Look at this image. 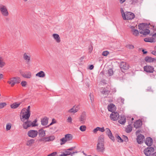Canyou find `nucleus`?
Masks as SVG:
<instances>
[{
    "instance_id": "f257e3e1",
    "label": "nucleus",
    "mask_w": 156,
    "mask_h": 156,
    "mask_svg": "<svg viewBox=\"0 0 156 156\" xmlns=\"http://www.w3.org/2000/svg\"><path fill=\"white\" fill-rule=\"evenodd\" d=\"M96 150L98 152L102 153H104L105 150L104 140L103 138L101 136L98 138Z\"/></svg>"
},
{
    "instance_id": "f03ea898",
    "label": "nucleus",
    "mask_w": 156,
    "mask_h": 156,
    "mask_svg": "<svg viewBox=\"0 0 156 156\" xmlns=\"http://www.w3.org/2000/svg\"><path fill=\"white\" fill-rule=\"evenodd\" d=\"M120 11L124 20H131L135 17L134 14L131 12H124L122 8L121 9Z\"/></svg>"
},
{
    "instance_id": "7ed1b4c3",
    "label": "nucleus",
    "mask_w": 156,
    "mask_h": 156,
    "mask_svg": "<svg viewBox=\"0 0 156 156\" xmlns=\"http://www.w3.org/2000/svg\"><path fill=\"white\" fill-rule=\"evenodd\" d=\"M154 151V149L152 147H148L146 148L144 151V153L146 156H149Z\"/></svg>"
},
{
    "instance_id": "20e7f679",
    "label": "nucleus",
    "mask_w": 156,
    "mask_h": 156,
    "mask_svg": "<svg viewBox=\"0 0 156 156\" xmlns=\"http://www.w3.org/2000/svg\"><path fill=\"white\" fill-rule=\"evenodd\" d=\"M0 10L3 16H7L9 15L8 10L5 5H0Z\"/></svg>"
},
{
    "instance_id": "39448f33",
    "label": "nucleus",
    "mask_w": 156,
    "mask_h": 156,
    "mask_svg": "<svg viewBox=\"0 0 156 156\" xmlns=\"http://www.w3.org/2000/svg\"><path fill=\"white\" fill-rule=\"evenodd\" d=\"M119 65L122 70H128L129 68V64L125 62H121Z\"/></svg>"
},
{
    "instance_id": "423d86ee",
    "label": "nucleus",
    "mask_w": 156,
    "mask_h": 156,
    "mask_svg": "<svg viewBox=\"0 0 156 156\" xmlns=\"http://www.w3.org/2000/svg\"><path fill=\"white\" fill-rule=\"evenodd\" d=\"M38 133V132L37 130H31L28 132L27 135L30 137L34 138L37 136Z\"/></svg>"
},
{
    "instance_id": "0eeeda50",
    "label": "nucleus",
    "mask_w": 156,
    "mask_h": 156,
    "mask_svg": "<svg viewBox=\"0 0 156 156\" xmlns=\"http://www.w3.org/2000/svg\"><path fill=\"white\" fill-rule=\"evenodd\" d=\"M110 118L112 120L115 121L117 120L119 118V113L117 112H112L110 114Z\"/></svg>"
},
{
    "instance_id": "6e6552de",
    "label": "nucleus",
    "mask_w": 156,
    "mask_h": 156,
    "mask_svg": "<svg viewBox=\"0 0 156 156\" xmlns=\"http://www.w3.org/2000/svg\"><path fill=\"white\" fill-rule=\"evenodd\" d=\"M30 115V113L27 112H25L22 115H20V118L22 122H24L25 120L29 119Z\"/></svg>"
},
{
    "instance_id": "1a4fd4ad",
    "label": "nucleus",
    "mask_w": 156,
    "mask_h": 156,
    "mask_svg": "<svg viewBox=\"0 0 156 156\" xmlns=\"http://www.w3.org/2000/svg\"><path fill=\"white\" fill-rule=\"evenodd\" d=\"M144 70L147 73H152L154 71V68L151 66L147 65L144 67Z\"/></svg>"
},
{
    "instance_id": "9d476101",
    "label": "nucleus",
    "mask_w": 156,
    "mask_h": 156,
    "mask_svg": "<svg viewBox=\"0 0 156 156\" xmlns=\"http://www.w3.org/2000/svg\"><path fill=\"white\" fill-rule=\"evenodd\" d=\"M80 108V107L79 105H75L72 108L68 110V112L74 114L77 112L79 110Z\"/></svg>"
},
{
    "instance_id": "9b49d317",
    "label": "nucleus",
    "mask_w": 156,
    "mask_h": 156,
    "mask_svg": "<svg viewBox=\"0 0 156 156\" xmlns=\"http://www.w3.org/2000/svg\"><path fill=\"white\" fill-rule=\"evenodd\" d=\"M105 131L106 134L108 135L109 138L114 142L115 140L114 137L112 135V133L110 129L109 128H106L105 129Z\"/></svg>"
},
{
    "instance_id": "f8f14e48",
    "label": "nucleus",
    "mask_w": 156,
    "mask_h": 156,
    "mask_svg": "<svg viewBox=\"0 0 156 156\" xmlns=\"http://www.w3.org/2000/svg\"><path fill=\"white\" fill-rule=\"evenodd\" d=\"M26 73L27 74L23 72L20 71V74L23 77L28 79L30 78L32 76L31 73L29 71L26 72Z\"/></svg>"
},
{
    "instance_id": "ddd939ff",
    "label": "nucleus",
    "mask_w": 156,
    "mask_h": 156,
    "mask_svg": "<svg viewBox=\"0 0 156 156\" xmlns=\"http://www.w3.org/2000/svg\"><path fill=\"white\" fill-rule=\"evenodd\" d=\"M110 86H108L105 88H101L100 91L102 94L108 95L110 92V91L108 89V88Z\"/></svg>"
},
{
    "instance_id": "4468645a",
    "label": "nucleus",
    "mask_w": 156,
    "mask_h": 156,
    "mask_svg": "<svg viewBox=\"0 0 156 156\" xmlns=\"http://www.w3.org/2000/svg\"><path fill=\"white\" fill-rule=\"evenodd\" d=\"M144 136L141 134L139 135L136 139V141L138 144H141L143 143Z\"/></svg>"
},
{
    "instance_id": "2eb2a0df",
    "label": "nucleus",
    "mask_w": 156,
    "mask_h": 156,
    "mask_svg": "<svg viewBox=\"0 0 156 156\" xmlns=\"http://www.w3.org/2000/svg\"><path fill=\"white\" fill-rule=\"evenodd\" d=\"M145 143L147 146H151L153 144L152 139L150 137H147L145 141Z\"/></svg>"
},
{
    "instance_id": "dca6fc26",
    "label": "nucleus",
    "mask_w": 156,
    "mask_h": 156,
    "mask_svg": "<svg viewBox=\"0 0 156 156\" xmlns=\"http://www.w3.org/2000/svg\"><path fill=\"white\" fill-rule=\"evenodd\" d=\"M142 123L141 120H138L134 122V127L136 128H138L140 127L142 125Z\"/></svg>"
},
{
    "instance_id": "f3484780",
    "label": "nucleus",
    "mask_w": 156,
    "mask_h": 156,
    "mask_svg": "<svg viewBox=\"0 0 156 156\" xmlns=\"http://www.w3.org/2000/svg\"><path fill=\"white\" fill-rule=\"evenodd\" d=\"M86 114L85 112H83L80 116V121L81 123H84L86 118Z\"/></svg>"
},
{
    "instance_id": "a211bd4d",
    "label": "nucleus",
    "mask_w": 156,
    "mask_h": 156,
    "mask_svg": "<svg viewBox=\"0 0 156 156\" xmlns=\"http://www.w3.org/2000/svg\"><path fill=\"white\" fill-rule=\"evenodd\" d=\"M52 36L55 40L57 43H59L60 42V38L58 34H54L52 35Z\"/></svg>"
},
{
    "instance_id": "6ab92c4d",
    "label": "nucleus",
    "mask_w": 156,
    "mask_h": 156,
    "mask_svg": "<svg viewBox=\"0 0 156 156\" xmlns=\"http://www.w3.org/2000/svg\"><path fill=\"white\" fill-rule=\"evenodd\" d=\"M48 118L45 116L42 119H41V124L43 126H45L47 125L48 122Z\"/></svg>"
},
{
    "instance_id": "aec40b11",
    "label": "nucleus",
    "mask_w": 156,
    "mask_h": 156,
    "mask_svg": "<svg viewBox=\"0 0 156 156\" xmlns=\"http://www.w3.org/2000/svg\"><path fill=\"white\" fill-rule=\"evenodd\" d=\"M145 61L148 62H152L156 60V59L151 57L147 56L145 58Z\"/></svg>"
},
{
    "instance_id": "412c9836",
    "label": "nucleus",
    "mask_w": 156,
    "mask_h": 156,
    "mask_svg": "<svg viewBox=\"0 0 156 156\" xmlns=\"http://www.w3.org/2000/svg\"><path fill=\"white\" fill-rule=\"evenodd\" d=\"M16 77H14L10 78V81H8V83L9 84H11L12 87H13L16 83Z\"/></svg>"
},
{
    "instance_id": "4be33fe9",
    "label": "nucleus",
    "mask_w": 156,
    "mask_h": 156,
    "mask_svg": "<svg viewBox=\"0 0 156 156\" xmlns=\"http://www.w3.org/2000/svg\"><path fill=\"white\" fill-rule=\"evenodd\" d=\"M126 119L125 116H121L119 118L118 122L121 124H124L126 122Z\"/></svg>"
},
{
    "instance_id": "5701e85b",
    "label": "nucleus",
    "mask_w": 156,
    "mask_h": 156,
    "mask_svg": "<svg viewBox=\"0 0 156 156\" xmlns=\"http://www.w3.org/2000/svg\"><path fill=\"white\" fill-rule=\"evenodd\" d=\"M21 103V102H20L19 103H17L16 102H15L11 105V108L16 109L19 107Z\"/></svg>"
},
{
    "instance_id": "b1692460",
    "label": "nucleus",
    "mask_w": 156,
    "mask_h": 156,
    "mask_svg": "<svg viewBox=\"0 0 156 156\" xmlns=\"http://www.w3.org/2000/svg\"><path fill=\"white\" fill-rule=\"evenodd\" d=\"M150 33V30L148 29H147L146 28L144 30H142L140 31V33L144 35H147L149 34Z\"/></svg>"
},
{
    "instance_id": "393cba45",
    "label": "nucleus",
    "mask_w": 156,
    "mask_h": 156,
    "mask_svg": "<svg viewBox=\"0 0 156 156\" xmlns=\"http://www.w3.org/2000/svg\"><path fill=\"white\" fill-rule=\"evenodd\" d=\"M144 41L146 42H149L151 43L154 42L155 40H154L153 35L151 37H147L144 39Z\"/></svg>"
},
{
    "instance_id": "a878e982",
    "label": "nucleus",
    "mask_w": 156,
    "mask_h": 156,
    "mask_svg": "<svg viewBox=\"0 0 156 156\" xmlns=\"http://www.w3.org/2000/svg\"><path fill=\"white\" fill-rule=\"evenodd\" d=\"M36 76L40 78H43L45 76V74L44 71H41L36 74Z\"/></svg>"
},
{
    "instance_id": "bb28decb",
    "label": "nucleus",
    "mask_w": 156,
    "mask_h": 156,
    "mask_svg": "<svg viewBox=\"0 0 156 156\" xmlns=\"http://www.w3.org/2000/svg\"><path fill=\"white\" fill-rule=\"evenodd\" d=\"M115 108V106L113 104H110L108 106V111L112 112Z\"/></svg>"
},
{
    "instance_id": "cd10ccee",
    "label": "nucleus",
    "mask_w": 156,
    "mask_h": 156,
    "mask_svg": "<svg viewBox=\"0 0 156 156\" xmlns=\"http://www.w3.org/2000/svg\"><path fill=\"white\" fill-rule=\"evenodd\" d=\"M23 127L24 129H26L28 127L31 126V123H28V122H23Z\"/></svg>"
},
{
    "instance_id": "c85d7f7f",
    "label": "nucleus",
    "mask_w": 156,
    "mask_h": 156,
    "mask_svg": "<svg viewBox=\"0 0 156 156\" xmlns=\"http://www.w3.org/2000/svg\"><path fill=\"white\" fill-rule=\"evenodd\" d=\"M146 24L144 23H140L138 25L139 29L140 31V30H144L146 28Z\"/></svg>"
},
{
    "instance_id": "c756f323",
    "label": "nucleus",
    "mask_w": 156,
    "mask_h": 156,
    "mask_svg": "<svg viewBox=\"0 0 156 156\" xmlns=\"http://www.w3.org/2000/svg\"><path fill=\"white\" fill-rule=\"evenodd\" d=\"M38 134L39 136L42 137H43L45 135V131L42 129H41L38 130Z\"/></svg>"
},
{
    "instance_id": "7c9ffc66",
    "label": "nucleus",
    "mask_w": 156,
    "mask_h": 156,
    "mask_svg": "<svg viewBox=\"0 0 156 156\" xmlns=\"http://www.w3.org/2000/svg\"><path fill=\"white\" fill-rule=\"evenodd\" d=\"M132 127L130 125H128L126 129V131L127 133H130L132 130Z\"/></svg>"
},
{
    "instance_id": "2f4dec72",
    "label": "nucleus",
    "mask_w": 156,
    "mask_h": 156,
    "mask_svg": "<svg viewBox=\"0 0 156 156\" xmlns=\"http://www.w3.org/2000/svg\"><path fill=\"white\" fill-rule=\"evenodd\" d=\"M65 138L67 141H69L72 139V136L70 134H67L65 135Z\"/></svg>"
},
{
    "instance_id": "473e14b6",
    "label": "nucleus",
    "mask_w": 156,
    "mask_h": 156,
    "mask_svg": "<svg viewBox=\"0 0 156 156\" xmlns=\"http://www.w3.org/2000/svg\"><path fill=\"white\" fill-rule=\"evenodd\" d=\"M77 152H73L72 153L69 151H65L64 153L67 156L68 155H70L71 156H73L75 153H77Z\"/></svg>"
},
{
    "instance_id": "72a5a7b5",
    "label": "nucleus",
    "mask_w": 156,
    "mask_h": 156,
    "mask_svg": "<svg viewBox=\"0 0 156 156\" xmlns=\"http://www.w3.org/2000/svg\"><path fill=\"white\" fill-rule=\"evenodd\" d=\"M23 58L25 60L27 61V62H29L30 61V56L27 55L26 53H25L23 54Z\"/></svg>"
},
{
    "instance_id": "f704fd0d",
    "label": "nucleus",
    "mask_w": 156,
    "mask_h": 156,
    "mask_svg": "<svg viewBox=\"0 0 156 156\" xmlns=\"http://www.w3.org/2000/svg\"><path fill=\"white\" fill-rule=\"evenodd\" d=\"M34 140L33 139H31L30 140H28L27 142L26 145L29 146L34 143Z\"/></svg>"
},
{
    "instance_id": "c9c22d12",
    "label": "nucleus",
    "mask_w": 156,
    "mask_h": 156,
    "mask_svg": "<svg viewBox=\"0 0 156 156\" xmlns=\"http://www.w3.org/2000/svg\"><path fill=\"white\" fill-rule=\"evenodd\" d=\"M131 31L133 34L135 36H137L139 34V32L137 30L132 29Z\"/></svg>"
},
{
    "instance_id": "e433bc0d",
    "label": "nucleus",
    "mask_w": 156,
    "mask_h": 156,
    "mask_svg": "<svg viewBox=\"0 0 156 156\" xmlns=\"http://www.w3.org/2000/svg\"><path fill=\"white\" fill-rule=\"evenodd\" d=\"M37 120L36 119H34V120L31 123V125L32 127H35L37 126L38 124H36Z\"/></svg>"
},
{
    "instance_id": "4c0bfd02",
    "label": "nucleus",
    "mask_w": 156,
    "mask_h": 156,
    "mask_svg": "<svg viewBox=\"0 0 156 156\" xmlns=\"http://www.w3.org/2000/svg\"><path fill=\"white\" fill-rule=\"evenodd\" d=\"M118 100L119 101V102H120L121 105L124 104V99L121 97H119L118 99Z\"/></svg>"
},
{
    "instance_id": "58836bf2",
    "label": "nucleus",
    "mask_w": 156,
    "mask_h": 156,
    "mask_svg": "<svg viewBox=\"0 0 156 156\" xmlns=\"http://www.w3.org/2000/svg\"><path fill=\"white\" fill-rule=\"evenodd\" d=\"M107 73L109 76H112L113 74V70L111 69H110L108 70Z\"/></svg>"
},
{
    "instance_id": "ea45409f",
    "label": "nucleus",
    "mask_w": 156,
    "mask_h": 156,
    "mask_svg": "<svg viewBox=\"0 0 156 156\" xmlns=\"http://www.w3.org/2000/svg\"><path fill=\"white\" fill-rule=\"evenodd\" d=\"M2 58L0 57V67H3L5 65V63L2 60Z\"/></svg>"
},
{
    "instance_id": "a19ab883",
    "label": "nucleus",
    "mask_w": 156,
    "mask_h": 156,
    "mask_svg": "<svg viewBox=\"0 0 156 156\" xmlns=\"http://www.w3.org/2000/svg\"><path fill=\"white\" fill-rule=\"evenodd\" d=\"M86 129V127L85 126H81L80 127V130L82 132L85 131Z\"/></svg>"
},
{
    "instance_id": "79ce46f5",
    "label": "nucleus",
    "mask_w": 156,
    "mask_h": 156,
    "mask_svg": "<svg viewBox=\"0 0 156 156\" xmlns=\"http://www.w3.org/2000/svg\"><path fill=\"white\" fill-rule=\"evenodd\" d=\"M116 138L118 142L122 143L123 141V139L119 135H117L116 136Z\"/></svg>"
},
{
    "instance_id": "37998d69",
    "label": "nucleus",
    "mask_w": 156,
    "mask_h": 156,
    "mask_svg": "<svg viewBox=\"0 0 156 156\" xmlns=\"http://www.w3.org/2000/svg\"><path fill=\"white\" fill-rule=\"evenodd\" d=\"M11 125L10 123H8L7 124L6 126V130H9L11 128Z\"/></svg>"
},
{
    "instance_id": "c03bdc74",
    "label": "nucleus",
    "mask_w": 156,
    "mask_h": 156,
    "mask_svg": "<svg viewBox=\"0 0 156 156\" xmlns=\"http://www.w3.org/2000/svg\"><path fill=\"white\" fill-rule=\"evenodd\" d=\"M7 105L5 102H2L0 103V109L3 108L4 107Z\"/></svg>"
},
{
    "instance_id": "a18cd8bd",
    "label": "nucleus",
    "mask_w": 156,
    "mask_h": 156,
    "mask_svg": "<svg viewBox=\"0 0 156 156\" xmlns=\"http://www.w3.org/2000/svg\"><path fill=\"white\" fill-rule=\"evenodd\" d=\"M61 140L62 141V142H61L60 144L61 145L64 144L65 142L67 141L65 137H63L61 139Z\"/></svg>"
},
{
    "instance_id": "49530a36",
    "label": "nucleus",
    "mask_w": 156,
    "mask_h": 156,
    "mask_svg": "<svg viewBox=\"0 0 156 156\" xmlns=\"http://www.w3.org/2000/svg\"><path fill=\"white\" fill-rule=\"evenodd\" d=\"M21 84L23 87H25L27 84V82L25 81H23L21 83Z\"/></svg>"
},
{
    "instance_id": "de8ad7c7",
    "label": "nucleus",
    "mask_w": 156,
    "mask_h": 156,
    "mask_svg": "<svg viewBox=\"0 0 156 156\" xmlns=\"http://www.w3.org/2000/svg\"><path fill=\"white\" fill-rule=\"evenodd\" d=\"M109 53V52L108 51H105L103 52L102 54V55L104 56H107L108 54Z\"/></svg>"
},
{
    "instance_id": "09e8293b",
    "label": "nucleus",
    "mask_w": 156,
    "mask_h": 156,
    "mask_svg": "<svg viewBox=\"0 0 156 156\" xmlns=\"http://www.w3.org/2000/svg\"><path fill=\"white\" fill-rule=\"evenodd\" d=\"M57 122L56 120L55 119H52L51 122L49 124V126H51L53 124H54L56 123Z\"/></svg>"
},
{
    "instance_id": "8fccbe9b",
    "label": "nucleus",
    "mask_w": 156,
    "mask_h": 156,
    "mask_svg": "<svg viewBox=\"0 0 156 156\" xmlns=\"http://www.w3.org/2000/svg\"><path fill=\"white\" fill-rule=\"evenodd\" d=\"M126 47L130 49H133L134 48V46L132 44H129L127 45Z\"/></svg>"
},
{
    "instance_id": "3c124183",
    "label": "nucleus",
    "mask_w": 156,
    "mask_h": 156,
    "mask_svg": "<svg viewBox=\"0 0 156 156\" xmlns=\"http://www.w3.org/2000/svg\"><path fill=\"white\" fill-rule=\"evenodd\" d=\"M109 90L110 91V92H111L112 94H114L116 91V89L115 88L111 89L110 90Z\"/></svg>"
},
{
    "instance_id": "603ef678",
    "label": "nucleus",
    "mask_w": 156,
    "mask_h": 156,
    "mask_svg": "<svg viewBox=\"0 0 156 156\" xmlns=\"http://www.w3.org/2000/svg\"><path fill=\"white\" fill-rule=\"evenodd\" d=\"M16 83H19L21 81V79L19 77H16Z\"/></svg>"
},
{
    "instance_id": "864d4df0",
    "label": "nucleus",
    "mask_w": 156,
    "mask_h": 156,
    "mask_svg": "<svg viewBox=\"0 0 156 156\" xmlns=\"http://www.w3.org/2000/svg\"><path fill=\"white\" fill-rule=\"evenodd\" d=\"M123 136L124 141L126 142H128V139L127 137L125 135H123Z\"/></svg>"
},
{
    "instance_id": "5fc2aeb1",
    "label": "nucleus",
    "mask_w": 156,
    "mask_h": 156,
    "mask_svg": "<svg viewBox=\"0 0 156 156\" xmlns=\"http://www.w3.org/2000/svg\"><path fill=\"white\" fill-rule=\"evenodd\" d=\"M67 122H69L70 123H72V119L71 117H68V119H67Z\"/></svg>"
},
{
    "instance_id": "6e6d98bb",
    "label": "nucleus",
    "mask_w": 156,
    "mask_h": 156,
    "mask_svg": "<svg viewBox=\"0 0 156 156\" xmlns=\"http://www.w3.org/2000/svg\"><path fill=\"white\" fill-rule=\"evenodd\" d=\"M55 137L54 136H49V141H53L55 139Z\"/></svg>"
},
{
    "instance_id": "4d7b16f0",
    "label": "nucleus",
    "mask_w": 156,
    "mask_h": 156,
    "mask_svg": "<svg viewBox=\"0 0 156 156\" xmlns=\"http://www.w3.org/2000/svg\"><path fill=\"white\" fill-rule=\"evenodd\" d=\"M57 154V152L55 151L49 154V156H55Z\"/></svg>"
},
{
    "instance_id": "13d9d810",
    "label": "nucleus",
    "mask_w": 156,
    "mask_h": 156,
    "mask_svg": "<svg viewBox=\"0 0 156 156\" xmlns=\"http://www.w3.org/2000/svg\"><path fill=\"white\" fill-rule=\"evenodd\" d=\"M30 106H28L27 107V109L26 112L30 113Z\"/></svg>"
},
{
    "instance_id": "bf43d9fd",
    "label": "nucleus",
    "mask_w": 156,
    "mask_h": 156,
    "mask_svg": "<svg viewBox=\"0 0 156 156\" xmlns=\"http://www.w3.org/2000/svg\"><path fill=\"white\" fill-rule=\"evenodd\" d=\"M98 130L101 132H104L105 131V130L104 127L100 128L99 127Z\"/></svg>"
},
{
    "instance_id": "052dcab7",
    "label": "nucleus",
    "mask_w": 156,
    "mask_h": 156,
    "mask_svg": "<svg viewBox=\"0 0 156 156\" xmlns=\"http://www.w3.org/2000/svg\"><path fill=\"white\" fill-rule=\"evenodd\" d=\"M98 129H99V127H97L93 130V132L95 133H97V132L98 130Z\"/></svg>"
},
{
    "instance_id": "680f3d73",
    "label": "nucleus",
    "mask_w": 156,
    "mask_h": 156,
    "mask_svg": "<svg viewBox=\"0 0 156 156\" xmlns=\"http://www.w3.org/2000/svg\"><path fill=\"white\" fill-rule=\"evenodd\" d=\"M89 52L90 53H91L93 50V47L92 46H90L89 47Z\"/></svg>"
},
{
    "instance_id": "e2e57ef3",
    "label": "nucleus",
    "mask_w": 156,
    "mask_h": 156,
    "mask_svg": "<svg viewBox=\"0 0 156 156\" xmlns=\"http://www.w3.org/2000/svg\"><path fill=\"white\" fill-rule=\"evenodd\" d=\"M25 112H26V110H25V108H23L22 109V110L20 113V114H23V113H25Z\"/></svg>"
},
{
    "instance_id": "0e129e2a",
    "label": "nucleus",
    "mask_w": 156,
    "mask_h": 156,
    "mask_svg": "<svg viewBox=\"0 0 156 156\" xmlns=\"http://www.w3.org/2000/svg\"><path fill=\"white\" fill-rule=\"evenodd\" d=\"M75 148V147H71L68 149H67L68 151H72Z\"/></svg>"
},
{
    "instance_id": "69168bd1",
    "label": "nucleus",
    "mask_w": 156,
    "mask_h": 156,
    "mask_svg": "<svg viewBox=\"0 0 156 156\" xmlns=\"http://www.w3.org/2000/svg\"><path fill=\"white\" fill-rule=\"evenodd\" d=\"M151 53L152 54L156 56V50L153 51Z\"/></svg>"
},
{
    "instance_id": "338daca9",
    "label": "nucleus",
    "mask_w": 156,
    "mask_h": 156,
    "mask_svg": "<svg viewBox=\"0 0 156 156\" xmlns=\"http://www.w3.org/2000/svg\"><path fill=\"white\" fill-rule=\"evenodd\" d=\"M153 37L154 39V40H155L156 39V33L154 34L153 35Z\"/></svg>"
},
{
    "instance_id": "774afa93",
    "label": "nucleus",
    "mask_w": 156,
    "mask_h": 156,
    "mask_svg": "<svg viewBox=\"0 0 156 156\" xmlns=\"http://www.w3.org/2000/svg\"><path fill=\"white\" fill-rule=\"evenodd\" d=\"M59 156H67L64 152H63Z\"/></svg>"
}]
</instances>
